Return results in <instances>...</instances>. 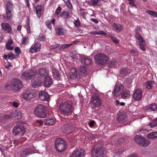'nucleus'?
Masks as SVG:
<instances>
[{"instance_id":"45","label":"nucleus","mask_w":157,"mask_h":157,"mask_svg":"<svg viewBox=\"0 0 157 157\" xmlns=\"http://www.w3.org/2000/svg\"><path fill=\"white\" fill-rule=\"evenodd\" d=\"M135 37L136 39L138 40L140 43H143L144 40L141 35L137 33L135 34Z\"/></svg>"},{"instance_id":"28","label":"nucleus","mask_w":157,"mask_h":157,"mask_svg":"<svg viewBox=\"0 0 157 157\" xmlns=\"http://www.w3.org/2000/svg\"><path fill=\"white\" fill-rule=\"evenodd\" d=\"M30 154L31 150L29 149L26 148L20 152V155L21 157H25Z\"/></svg>"},{"instance_id":"55","label":"nucleus","mask_w":157,"mask_h":157,"mask_svg":"<svg viewBox=\"0 0 157 157\" xmlns=\"http://www.w3.org/2000/svg\"><path fill=\"white\" fill-rule=\"evenodd\" d=\"M124 151V149L123 148H118L116 151V153L118 154H122Z\"/></svg>"},{"instance_id":"57","label":"nucleus","mask_w":157,"mask_h":157,"mask_svg":"<svg viewBox=\"0 0 157 157\" xmlns=\"http://www.w3.org/2000/svg\"><path fill=\"white\" fill-rule=\"evenodd\" d=\"M80 71L82 73L85 74L87 72V70L84 67H82L79 69Z\"/></svg>"},{"instance_id":"43","label":"nucleus","mask_w":157,"mask_h":157,"mask_svg":"<svg viewBox=\"0 0 157 157\" xmlns=\"http://www.w3.org/2000/svg\"><path fill=\"white\" fill-rule=\"evenodd\" d=\"M81 61L82 63H84L86 65L90 64L91 62L90 60V59H86L85 57L82 58Z\"/></svg>"},{"instance_id":"40","label":"nucleus","mask_w":157,"mask_h":157,"mask_svg":"<svg viewBox=\"0 0 157 157\" xmlns=\"http://www.w3.org/2000/svg\"><path fill=\"white\" fill-rule=\"evenodd\" d=\"M19 57V54L14 55L12 52H10L8 53V57L9 59L12 60L14 59H16Z\"/></svg>"},{"instance_id":"7","label":"nucleus","mask_w":157,"mask_h":157,"mask_svg":"<svg viewBox=\"0 0 157 157\" xmlns=\"http://www.w3.org/2000/svg\"><path fill=\"white\" fill-rule=\"evenodd\" d=\"M92 157H105L104 151L102 148H94L91 152Z\"/></svg>"},{"instance_id":"51","label":"nucleus","mask_w":157,"mask_h":157,"mask_svg":"<svg viewBox=\"0 0 157 157\" xmlns=\"http://www.w3.org/2000/svg\"><path fill=\"white\" fill-rule=\"evenodd\" d=\"M66 6L69 9L72 10L73 8L72 5L71 3L70 0H67L66 2L64 1Z\"/></svg>"},{"instance_id":"27","label":"nucleus","mask_w":157,"mask_h":157,"mask_svg":"<svg viewBox=\"0 0 157 157\" xmlns=\"http://www.w3.org/2000/svg\"><path fill=\"white\" fill-rule=\"evenodd\" d=\"M59 17L63 18L64 19L67 20L70 17V13L67 11L62 12L59 14Z\"/></svg>"},{"instance_id":"25","label":"nucleus","mask_w":157,"mask_h":157,"mask_svg":"<svg viewBox=\"0 0 157 157\" xmlns=\"http://www.w3.org/2000/svg\"><path fill=\"white\" fill-rule=\"evenodd\" d=\"M32 86L34 88L40 86L42 84L41 80L38 79H32L31 81Z\"/></svg>"},{"instance_id":"61","label":"nucleus","mask_w":157,"mask_h":157,"mask_svg":"<svg viewBox=\"0 0 157 157\" xmlns=\"http://www.w3.org/2000/svg\"><path fill=\"white\" fill-rule=\"evenodd\" d=\"M14 51L16 53H17V54H19H19L21 52V50L20 48L18 47H16L15 48Z\"/></svg>"},{"instance_id":"29","label":"nucleus","mask_w":157,"mask_h":157,"mask_svg":"<svg viewBox=\"0 0 157 157\" xmlns=\"http://www.w3.org/2000/svg\"><path fill=\"white\" fill-rule=\"evenodd\" d=\"M90 4L93 6H99L101 5V0H90Z\"/></svg>"},{"instance_id":"46","label":"nucleus","mask_w":157,"mask_h":157,"mask_svg":"<svg viewBox=\"0 0 157 157\" xmlns=\"http://www.w3.org/2000/svg\"><path fill=\"white\" fill-rule=\"evenodd\" d=\"M29 42V39L28 37H23L21 41V43L23 45H26Z\"/></svg>"},{"instance_id":"10","label":"nucleus","mask_w":157,"mask_h":157,"mask_svg":"<svg viewBox=\"0 0 157 157\" xmlns=\"http://www.w3.org/2000/svg\"><path fill=\"white\" fill-rule=\"evenodd\" d=\"M142 94L143 92L141 89L137 88L134 90L133 94V98L136 101L140 100L142 98Z\"/></svg>"},{"instance_id":"22","label":"nucleus","mask_w":157,"mask_h":157,"mask_svg":"<svg viewBox=\"0 0 157 157\" xmlns=\"http://www.w3.org/2000/svg\"><path fill=\"white\" fill-rule=\"evenodd\" d=\"M52 79L50 77L48 76L45 78L44 83V86L48 87L52 85Z\"/></svg>"},{"instance_id":"33","label":"nucleus","mask_w":157,"mask_h":157,"mask_svg":"<svg viewBox=\"0 0 157 157\" xmlns=\"http://www.w3.org/2000/svg\"><path fill=\"white\" fill-rule=\"evenodd\" d=\"M151 142L149 140H147L144 138L141 143H140V146L147 147L150 144Z\"/></svg>"},{"instance_id":"39","label":"nucleus","mask_w":157,"mask_h":157,"mask_svg":"<svg viewBox=\"0 0 157 157\" xmlns=\"http://www.w3.org/2000/svg\"><path fill=\"white\" fill-rule=\"evenodd\" d=\"M90 34L94 35H103L105 36H107L106 33L103 31H100L98 32L96 31H91L90 32Z\"/></svg>"},{"instance_id":"35","label":"nucleus","mask_w":157,"mask_h":157,"mask_svg":"<svg viewBox=\"0 0 157 157\" xmlns=\"http://www.w3.org/2000/svg\"><path fill=\"white\" fill-rule=\"evenodd\" d=\"M147 137L149 139H155L157 138V132H154L147 135Z\"/></svg>"},{"instance_id":"24","label":"nucleus","mask_w":157,"mask_h":157,"mask_svg":"<svg viewBox=\"0 0 157 157\" xmlns=\"http://www.w3.org/2000/svg\"><path fill=\"white\" fill-rule=\"evenodd\" d=\"M12 12L10 10H6V13L3 15V17L5 20H10L13 17Z\"/></svg>"},{"instance_id":"30","label":"nucleus","mask_w":157,"mask_h":157,"mask_svg":"<svg viewBox=\"0 0 157 157\" xmlns=\"http://www.w3.org/2000/svg\"><path fill=\"white\" fill-rule=\"evenodd\" d=\"M12 117H15L17 119H20L21 117V113L18 110H15L11 113Z\"/></svg>"},{"instance_id":"41","label":"nucleus","mask_w":157,"mask_h":157,"mask_svg":"<svg viewBox=\"0 0 157 157\" xmlns=\"http://www.w3.org/2000/svg\"><path fill=\"white\" fill-rule=\"evenodd\" d=\"M130 96V92L128 90H125L121 94V97L122 98H129Z\"/></svg>"},{"instance_id":"37","label":"nucleus","mask_w":157,"mask_h":157,"mask_svg":"<svg viewBox=\"0 0 157 157\" xmlns=\"http://www.w3.org/2000/svg\"><path fill=\"white\" fill-rule=\"evenodd\" d=\"M130 69L125 68H123L121 69L120 71V74L122 76L127 75L130 73Z\"/></svg>"},{"instance_id":"18","label":"nucleus","mask_w":157,"mask_h":157,"mask_svg":"<svg viewBox=\"0 0 157 157\" xmlns=\"http://www.w3.org/2000/svg\"><path fill=\"white\" fill-rule=\"evenodd\" d=\"M111 137V143L112 144L114 145H119L123 141V140L122 138H118L117 136H114Z\"/></svg>"},{"instance_id":"34","label":"nucleus","mask_w":157,"mask_h":157,"mask_svg":"<svg viewBox=\"0 0 157 157\" xmlns=\"http://www.w3.org/2000/svg\"><path fill=\"white\" fill-rule=\"evenodd\" d=\"M144 138V137H142V136L137 135L134 137V140L135 141L140 145V143H141Z\"/></svg>"},{"instance_id":"11","label":"nucleus","mask_w":157,"mask_h":157,"mask_svg":"<svg viewBox=\"0 0 157 157\" xmlns=\"http://www.w3.org/2000/svg\"><path fill=\"white\" fill-rule=\"evenodd\" d=\"M22 96L24 99L29 100L33 98L34 94L33 90H28L23 93Z\"/></svg>"},{"instance_id":"2","label":"nucleus","mask_w":157,"mask_h":157,"mask_svg":"<svg viewBox=\"0 0 157 157\" xmlns=\"http://www.w3.org/2000/svg\"><path fill=\"white\" fill-rule=\"evenodd\" d=\"M34 111L35 115L38 117L44 118L46 116L47 111L46 107L43 105H38Z\"/></svg>"},{"instance_id":"44","label":"nucleus","mask_w":157,"mask_h":157,"mask_svg":"<svg viewBox=\"0 0 157 157\" xmlns=\"http://www.w3.org/2000/svg\"><path fill=\"white\" fill-rule=\"evenodd\" d=\"M154 83V81H148L145 83V86L147 88L150 89L152 88V84Z\"/></svg>"},{"instance_id":"47","label":"nucleus","mask_w":157,"mask_h":157,"mask_svg":"<svg viewBox=\"0 0 157 157\" xmlns=\"http://www.w3.org/2000/svg\"><path fill=\"white\" fill-rule=\"evenodd\" d=\"M146 12L150 15L154 17H157V12L150 10H147Z\"/></svg>"},{"instance_id":"48","label":"nucleus","mask_w":157,"mask_h":157,"mask_svg":"<svg viewBox=\"0 0 157 157\" xmlns=\"http://www.w3.org/2000/svg\"><path fill=\"white\" fill-rule=\"evenodd\" d=\"M25 28L26 29L27 33H31V29L29 26V18L27 19L26 21V26Z\"/></svg>"},{"instance_id":"5","label":"nucleus","mask_w":157,"mask_h":157,"mask_svg":"<svg viewBox=\"0 0 157 157\" xmlns=\"http://www.w3.org/2000/svg\"><path fill=\"white\" fill-rule=\"evenodd\" d=\"M36 70H30L24 72L21 75V78L24 80H29L36 75Z\"/></svg>"},{"instance_id":"64","label":"nucleus","mask_w":157,"mask_h":157,"mask_svg":"<svg viewBox=\"0 0 157 157\" xmlns=\"http://www.w3.org/2000/svg\"><path fill=\"white\" fill-rule=\"evenodd\" d=\"M130 52L131 53H132L134 54L135 56H138L139 55V53L137 51L134 50L132 49L130 51Z\"/></svg>"},{"instance_id":"58","label":"nucleus","mask_w":157,"mask_h":157,"mask_svg":"<svg viewBox=\"0 0 157 157\" xmlns=\"http://www.w3.org/2000/svg\"><path fill=\"white\" fill-rule=\"evenodd\" d=\"M129 2V5L132 7L136 6L134 0H128Z\"/></svg>"},{"instance_id":"20","label":"nucleus","mask_w":157,"mask_h":157,"mask_svg":"<svg viewBox=\"0 0 157 157\" xmlns=\"http://www.w3.org/2000/svg\"><path fill=\"white\" fill-rule=\"evenodd\" d=\"M41 45L38 42L36 43L34 45H32L30 47L29 52L32 53L36 52L40 50Z\"/></svg>"},{"instance_id":"19","label":"nucleus","mask_w":157,"mask_h":157,"mask_svg":"<svg viewBox=\"0 0 157 157\" xmlns=\"http://www.w3.org/2000/svg\"><path fill=\"white\" fill-rule=\"evenodd\" d=\"M84 155L83 150L79 149L75 151L71 154V157H82Z\"/></svg>"},{"instance_id":"56","label":"nucleus","mask_w":157,"mask_h":157,"mask_svg":"<svg viewBox=\"0 0 157 157\" xmlns=\"http://www.w3.org/2000/svg\"><path fill=\"white\" fill-rule=\"evenodd\" d=\"M62 10V8L60 6H58L56 9L55 13L56 15H58Z\"/></svg>"},{"instance_id":"63","label":"nucleus","mask_w":157,"mask_h":157,"mask_svg":"<svg viewBox=\"0 0 157 157\" xmlns=\"http://www.w3.org/2000/svg\"><path fill=\"white\" fill-rule=\"evenodd\" d=\"M85 10L82 9V8H80L79 10V11L80 12V15L81 16H83L84 15L86 14V13L85 12H84Z\"/></svg>"},{"instance_id":"16","label":"nucleus","mask_w":157,"mask_h":157,"mask_svg":"<svg viewBox=\"0 0 157 157\" xmlns=\"http://www.w3.org/2000/svg\"><path fill=\"white\" fill-rule=\"evenodd\" d=\"M43 5H38L36 8V13L38 18H40L44 13V6Z\"/></svg>"},{"instance_id":"8","label":"nucleus","mask_w":157,"mask_h":157,"mask_svg":"<svg viewBox=\"0 0 157 157\" xmlns=\"http://www.w3.org/2000/svg\"><path fill=\"white\" fill-rule=\"evenodd\" d=\"M124 88V86L122 84L116 83L113 92V95L115 97L119 96L122 93Z\"/></svg>"},{"instance_id":"59","label":"nucleus","mask_w":157,"mask_h":157,"mask_svg":"<svg viewBox=\"0 0 157 157\" xmlns=\"http://www.w3.org/2000/svg\"><path fill=\"white\" fill-rule=\"evenodd\" d=\"M36 123L37 125H40L41 126L43 125L44 122L41 120H39L36 121Z\"/></svg>"},{"instance_id":"13","label":"nucleus","mask_w":157,"mask_h":157,"mask_svg":"<svg viewBox=\"0 0 157 157\" xmlns=\"http://www.w3.org/2000/svg\"><path fill=\"white\" fill-rule=\"evenodd\" d=\"M1 26L2 29L4 31L10 34L12 33V28L9 24L6 22H3L1 24Z\"/></svg>"},{"instance_id":"36","label":"nucleus","mask_w":157,"mask_h":157,"mask_svg":"<svg viewBox=\"0 0 157 157\" xmlns=\"http://www.w3.org/2000/svg\"><path fill=\"white\" fill-rule=\"evenodd\" d=\"M56 32L58 35L63 36L64 35L65 30L63 28L58 27L56 29Z\"/></svg>"},{"instance_id":"50","label":"nucleus","mask_w":157,"mask_h":157,"mask_svg":"<svg viewBox=\"0 0 157 157\" xmlns=\"http://www.w3.org/2000/svg\"><path fill=\"white\" fill-rule=\"evenodd\" d=\"M117 64V62L114 60H113L109 62L108 65L109 67H115Z\"/></svg>"},{"instance_id":"52","label":"nucleus","mask_w":157,"mask_h":157,"mask_svg":"<svg viewBox=\"0 0 157 157\" xmlns=\"http://www.w3.org/2000/svg\"><path fill=\"white\" fill-rule=\"evenodd\" d=\"M47 26L51 30L52 29V26L51 21L48 20H47L45 22Z\"/></svg>"},{"instance_id":"42","label":"nucleus","mask_w":157,"mask_h":157,"mask_svg":"<svg viewBox=\"0 0 157 157\" xmlns=\"http://www.w3.org/2000/svg\"><path fill=\"white\" fill-rule=\"evenodd\" d=\"M151 128H153L157 125V117L154 119L150 121L149 124Z\"/></svg>"},{"instance_id":"3","label":"nucleus","mask_w":157,"mask_h":157,"mask_svg":"<svg viewBox=\"0 0 157 157\" xmlns=\"http://www.w3.org/2000/svg\"><path fill=\"white\" fill-rule=\"evenodd\" d=\"M94 59L97 63L100 65H105L108 61L109 58L106 55L99 53L94 56Z\"/></svg>"},{"instance_id":"31","label":"nucleus","mask_w":157,"mask_h":157,"mask_svg":"<svg viewBox=\"0 0 157 157\" xmlns=\"http://www.w3.org/2000/svg\"><path fill=\"white\" fill-rule=\"evenodd\" d=\"M52 73L54 78L57 80H60V75L59 71L56 69H54L52 71Z\"/></svg>"},{"instance_id":"54","label":"nucleus","mask_w":157,"mask_h":157,"mask_svg":"<svg viewBox=\"0 0 157 157\" xmlns=\"http://www.w3.org/2000/svg\"><path fill=\"white\" fill-rule=\"evenodd\" d=\"M60 46V44H55L54 45H52L50 46V49L51 50H54L56 48H58Z\"/></svg>"},{"instance_id":"62","label":"nucleus","mask_w":157,"mask_h":157,"mask_svg":"<svg viewBox=\"0 0 157 157\" xmlns=\"http://www.w3.org/2000/svg\"><path fill=\"white\" fill-rule=\"evenodd\" d=\"M13 42L12 39H10V40L8 41L7 43L6 44V47H7L10 45L11 44H13Z\"/></svg>"},{"instance_id":"23","label":"nucleus","mask_w":157,"mask_h":157,"mask_svg":"<svg viewBox=\"0 0 157 157\" xmlns=\"http://www.w3.org/2000/svg\"><path fill=\"white\" fill-rule=\"evenodd\" d=\"M113 29L115 31L119 33L123 29V27L120 24H116L113 23L112 25Z\"/></svg>"},{"instance_id":"38","label":"nucleus","mask_w":157,"mask_h":157,"mask_svg":"<svg viewBox=\"0 0 157 157\" xmlns=\"http://www.w3.org/2000/svg\"><path fill=\"white\" fill-rule=\"evenodd\" d=\"M44 122L45 123V125H52L54 124L55 122L54 120L51 119H48L44 120Z\"/></svg>"},{"instance_id":"1","label":"nucleus","mask_w":157,"mask_h":157,"mask_svg":"<svg viewBox=\"0 0 157 157\" xmlns=\"http://www.w3.org/2000/svg\"><path fill=\"white\" fill-rule=\"evenodd\" d=\"M72 105L67 102H62L59 105V109L61 113L64 115H69L72 111Z\"/></svg>"},{"instance_id":"21","label":"nucleus","mask_w":157,"mask_h":157,"mask_svg":"<svg viewBox=\"0 0 157 157\" xmlns=\"http://www.w3.org/2000/svg\"><path fill=\"white\" fill-rule=\"evenodd\" d=\"M157 109V104L152 103L145 107L146 112L153 111Z\"/></svg>"},{"instance_id":"32","label":"nucleus","mask_w":157,"mask_h":157,"mask_svg":"<svg viewBox=\"0 0 157 157\" xmlns=\"http://www.w3.org/2000/svg\"><path fill=\"white\" fill-rule=\"evenodd\" d=\"M14 7V5L13 3L10 0L7 1L6 4V10L13 11V9Z\"/></svg>"},{"instance_id":"17","label":"nucleus","mask_w":157,"mask_h":157,"mask_svg":"<svg viewBox=\"0 0 157 157\" xmlns=\"http://www.w3.org/2000/svg\"><path fill=\"white\" fill-rule=\"evenodd\" d=\"M37 75L40 78H45L48 76V71L45 68H41L38 70Z\"/></svg>"},{"instance_id":"53","label":"nucleus","mask_w":157,"mask_h":157,"mask_svg":"<svg viewBox=\"0 0 157 157\" xmlns=\"http://www.w3.org/2000/svg\"><path fill=\"white\" fill-rule=\"evenodd\" d=\"M109 36L114 43H117L119 42V40L113 36L112 35H109Z\"/></svg>"},{"instance_id":"12","label":"nucleus","mask_w":157,"mask_h":157,"mask_svg":"<svg viewBox=\"0 0 157 157\" xmlns=\"http://www.w3.org/2000/svg\"><path fill=\"white\" fill-rule=\"evenodd\" d=\"M13 86V90L15 91L18 90L23 86L21 82L17 78H15L14 79Z\"/></svg>"},{"instance_id":"9","label":"nucleus","mask_w":157,"mask_h":157,"mask_svg":"<svg viewBox=\"0 0 157 157\" xmlns=\"http://www.w3.org/2000/svg\"><path fill=\"white\" fill-rule=\"evenodd\" d=\"M91 102L93 104L94 107H99L101 104V99L98 94H95L93 96L91 99Z\"/></svg>"},{"instance_id":"49","label":"nucleus","mask_w":157,"mask_h":157,"mask_svg":"<svg viewBox=\"0 0 157 157\" xmlns=\"http://www.w3.org/2000/svg\"><path fill=\"white\" fill-rule=\"evenodd\" d=\"M72 45V44H63L61 45V46L59 47V49L60 50H64L66 48H67L71 45Z\"/></svg>"},{"instance_id":"6","label":"nucleus","mask_w":157,"mask_h":157,"mask_svg":"<svg viewBox=\"0 0 157 157\" xmlns=\"http://www.w3.org/2000/svg\"><path fill=\"white\" fill-rule=\"evenodd\" d=\"M13 133L15 135L22 136L25 132L24 128L19 124L16 125L13 129Z\"/></svg>"},{"instance_id":"15","label":"nucleus","mask_w":157,"mask_h":157,"mask_svg":"<svg viewBox=\"0 0 157 157\" xmlns=\"http://www.w3.org/2000/svg\"><path fill=\"white\" fill-rule=\"evenodd\" d=\"M65 128L64 131L67 134L70 133L75 130V126L74 124H69L64 125L63 127Z\"/></svg>"},{"instance_id":"4","label":"nucleus","mask_w":157,"mask_h":157,"mask_svg":"<svg viewBox=\"0 0 157 157\" xmlns=\"http://www.w3.org/2000/svg\"><path fill=\"white\" fill-rule=\"evenodd\" d=\"M55 146L56 150L59 152L64 151L66 148L65 141L62 139L57 138L55 141Z\"/></svg>"},{"instance_id":"26","label":"nucleus","mask_w":157,"mask_h":157,"mask_svg":"<svg viewBox=\"0 0 157 157\" xmlns=\"http://www.w3.org/2000/svg\"><path fill=\"white\" fill-rule=\"evenodd\" d=\"M126 117V114L124 113H121L118 117L117 120L119 123H122L125 121Z\"/></svg>"},{"instance_id":"60","label":"nucleus","mask_w":157,"mask_h":157,"mask_svg":"<svg viewBox=\"0 0 157 157\" xmlns=\"http://www.w3.org/2000/svg\"><path fill=\"white\" fill-rule=\"evenodd\" d=\"M74 25L76 27H78L80 25V22L78 19L76 20H75V22H74Z\"/></svg>"},{"instance_id":"14","label":"nucleus","mask_w":157,"mask_h":157,"mask_svg":"<svg viewBox=\"0 0 157 157\" xmlns=\"http://www.w3.org/2000/svg\"><path fill=\"white\" fill-rule=\"evenodd\" d=\"M49 97V95L44 91L41 90L39 92V98L41 101H47Z\"/></svg>"}]
</instances>
